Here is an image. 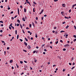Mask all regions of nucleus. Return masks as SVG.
<instances>
[{
  "label": "nucleus",
  "instance_id": "a18cd8bd",
  "mask_svg": "<svg viewBox=\"0 0 76 76\" xmlns=\"http://www.w3.org/2000/svg\"><path fill=\"white\" fill-rule=\"evenodd\" d=\"M12 13H13V11H12L10 13L11 14H12Z\"/></svg>",
  "mask_w": 76,
  "mask_h": 76
},
{
  "label": "nucleus",
  "instance_id": "4d7b16f0",
  "mask_svg": "<svg viewBox=\"0 0 76 76\" xmlns=\"http://www.w3.org/2000/svg\"><path fill=\"white\" fill-rule=\"evenodd\" d=\"M65 71V69H64L63 70V72H64Z\"/></svg>",
  "mask_w": 76,
  "mask_h": 76
},
{
  "label": "nucleus",
  "instance_id": "a211bd4d",
  "mask_svg": "<svg viewBox=\"0 0 76 76\" xmlns=\"http://www.w3.org/2000/svg\"><path fill=\"white\" fill-rule=\"evenodd\" d=\"M32 25L33 26H35V24H34V23H32Z\"/></svg>",
  "mask_w": 76,
  "mask_h": 76
},
{
  "label": "nucleus",
  "instance_id": "4c0bfd02",
  "mask_svg": "<svg viewBox=\"0 0 76 76\" xmlns=\"http://www.w3.org/2000/svg\"><path fill=\"white\" fill-rule=\"evenodd\" d=\"M17 26H19V24L18 23H17Z\"/></svg>",
  "mask_w": 76,
  "mask_h": 76
},
{
  "label": "nucleus",
  "instance_id": "0eeeda50",
  "mask_svg": "<svg viewBox=\"0 0 76 76\" xmlns=\"http://www.w3.org/2000/svg\"><path fill=\"white\" fill-rule=\"evenodd\" d=\"M17 22H18V23H20V20H17Z\"/></svg>",
  "mask_w": 76,
  "mask_h": 76
},
{
  "label": "nucleus",
  "instance_id": "37998d69",
  "mask_svg": "<svg viewBox=\"0 0 76 76\" xmlns=\"http://www.w3.org/2000/svg\"><path fill=\"white\" fill-rule=\"evenodd\" d=\"M35 52H36V50H34L33 52V53H35Z\"/></svg>",
  "mask_w": 76,
  "mask_h": 76
},
{
  "label": "nucleus",
  "instance_id": "bb28decb",
  "mask_svg": "<svg viewBox=\"0 0 76 76\" xmlns=\"http://www.w3.org/2000/svg\"><path fill=\"white\" fill-rule=\"evenodd\" d=\"M75 68V66H73L72 68H71L72 70H73V69Z\"/></svg>",
  "mask_w": 76,
  "mask_h": 76
},
{
  "label": "nucleus",
  "instance_id": "ea45409f",
  "mask_svg": "<svg viewBox=\"0 0 76 76\" xmlns=\"http://www.w3.org/2000/svg\"><path fill=\"white\" fill-rule=\"evenodd\" d=\"M22 31H23V33L24 34H25V32L24 31V30H22Z\"/></svg>",
  "mask_w": 76,
  "mask_h": 76
},
{
  "label": "nucleus",
  "instance_id": "13d9d810",
  "mask_svg": "<svg viewBox=\"0 0 76 76\" xmlns=\"http://www.w3.org/2000/svg\"><path fill=\"white\" fill-rule=\"evenodd\" d=\"M58 58H59L61 59V57H60L59 56H58Z\"/></svg>",
  "mask_w": 76,
  "mask_h": 76
},
{
  "label": "nucleus",
  "instance_id": "ddd939ff",
  "mask_svg": "<svg viewBox=\"0 0 76 76\" xmlns=\"http://www.w3.org/2000/svg\"><path fill=\"white\" fill-rule=\"evenodd\" d=\"M67 37H68V34L66 35L65 38H67Z\"/></svg>",
  "mask_w": 76,
  "mask_h": 76
},
{
  "label": "nucleus",
  "instance_id": "423d86ee",
  "mask_svg": "<svg viewBox=\"0 0 76 76\" xmlns=\"http://www.w3.org/2000/svg\"><path fill=\"white\" fill-rule=\"evenodd\" d=\"M62 6L63 7H66V5H65V4H63Z\"/></svg>",
  "mask_w": 76,
  "mask_h": 76
},
{
  "label": "nucleus",
  "instance_id": "b1692460",
  "mask_svg": "<svg viewBox=\"0 0 76 76\" xmlns=\"http://www.w3.org/2000/svg\"><path fill=\"white\" fill-rule=\"evenodd\" d=\"M20 26L21 27V28L22 29V25H21V24H20Z\"/></svg>",
  "mask_w": 76,
  "mask_h": 76
},
{
  "label": "nucleus",
  "instance_id": "de8ad7c7",
  "mask_svg": "<svg viewBox=\"0 0 76 76\" xmlns=\"http://www.w3.org/2000/svg\"><path fill=\"white\" fill-rule=\"evenodd\" d=\"M66 49L64 48V49L63 50V51H66Z\"/></svg>",
  "mask_w": 76,
  "mask_h": 76
},
{
  "label": "nucleus",
  "instance_id": "a878e982",
  "mask_svg": "<svg viewBox=\"0 0 76 76\" xmlns=\"http://www.w3.org/2000/svg\"><path fill=\"white\" fill-rule=\"evenodd\" d=\"M33 3H34V4H37L36 3H35V1H33Z\"/></svg>",
  "mask_w": 76,
  "mask_h": 76
},
{
  "label": "nucleus",
  "instance_id": "7ed1b4c3",
  "mask_svg": "<svg viewBox=\"0 0 76 76\" xmlns=\"http://www.w3.org/2000/svg\"><path fill=\"white\" fill-rule=\"evenodd\" d=\"M18 14L19 15V8H18Z\"/></svg>",
  "mask_w": 76,
  "mask_h": 76
},
{
  "label": "nucleus",
  "instance_id": "0e129e2a",
  "mask_svg": "<svg viewBox=\"0 0 76 76\" xmlns=\"http://www.w3.org/2000/svg\"><path fill=\"white\" fill-rule=\"evenodd\" d=\"M64 13V12H61V15H63V13Z\"/></svg>",
  "mask_w": 76,
  "mask_h": 76
},
{
  "label": "nucleus",
  "instance_id": "338daca9",
  "mask_svg": "<svg viewBox=\"0 0 76 76\" xmlns=\"http://www.w3.org/2000/svg\"><path fill=\"white\" fill-rule=\"evenodd\" d=\"M1 8H3V7L2 6H1Z\"/></svg>",
  "mask_w": 76,
  "mask_h": 76
},
{
  "label": "nucleus",
  "instance_id": "7c9ffc66",
  "mask_svg": "<svg viewBox=\"0 0 76 76\" xmlns=\"http://www.w3.org/2000/svg\"><path fill=\"white\" fill-rule=\"evenodd\" d=\"M35 37H36V38H37L38 37V36H37V34H36Z\"/></svg>",
  "mask_w": 76,
  "mask_h": 76
},
{
  "label": "nucleus",
  "instance_id": "72a5a7b5",
  "mask_svg": "<svg viewBox=\"0 0 76 76\" xmlns=\"http://www.w3.org/2000/svg\"><path fill=\"white\" fill-rule=\"evenodd\" d=\"M73 37H74V38H76V35H74L73 36Z\"/></svg>",
  "mask_w": 76,
  "mask_h": 76
},
{
  "label": "nucleus",
  "instance_id": "412c9836",
  "mask_svg": "<svg viewBox=\"0 0 76 76\" xmlns=\"http://www.w3.org/2000/svg\"><path fill=\"white\" fill-rule=\"evenodd\" d=\"M16 65L17 67V68H19V66H18V64H16Z\"/></svg>",
  "mask_w": 76,
  "mask_h": 76
},
{
  "label": "nucleus",
  "instance_id": "39448f33",
  "mask_svg": "<svg viewBox=\"0 0 76 76\" xmlns=\"http://www.w3.org/2000/svg\"><path fill=\"white\" fill-rule=\"evenodd\" d=\"M34 62H35V63L37 61V60H36V59L35 58H34Z\"/></svg>",
  "mask_w": 76,
  "mask_h": 76
},
{
  "label": "nucleus",
  "instance_id": "c85d7f7f",
  "mask_svg": "<svg viewBox=\"0 0 76 76\" xmlns=\"http://www.w3.org/2000/svg\"><path fill=\"white\" fill-rule=\"evenodd\" d=\"M26 68H25V70H27V69H28V66H26Z\"/></svg>",
  "mask_w": 76,
  "mask_h": 76
},
{
  "label": "nucleus",
  "instance_id": "c9c22d12",
  "mask_svg": "<svg viewBox=\"0 0 76 76\" xmlns=\"http://www.w3.org/2000/svg\"><path fill=\"white\" fill-rule=\"evenodd\" d=\"M7 50H9V49H10V48H9V47H8L7 48Z\"/></svg>",
  "mask_w": 76,
  "mask_h": 76
},
{
  "label": "nucleus",
  "instance_id": "c03bdc74",
  "mask_svg": "<svg viewBox=\"0 0 76 76\" xmlns=\"http://www.w3.org/2000/svg\"><path fill=\"white\" fill-rule=\"evenodd\" d=\"M9 28L10 29H12V28H11V27L10 26Z\"/></svg>",
  "mask_w": 76,
  "mask_h": 76
},
{
  "label": "nucleus",
  "instance_id": "09e8293b",
  "mask_svg": "<svg viewBox=\"0 0 76 76\" xmlns=\"http://www.w3.org/2000/svg\"><path fill=\"white\" fill-rule=\"evenodd\" d=\"M31 26H32L31 24H29V26L30 28H31Z\"/></svg>",
  "mask_w": 76,
  "mask_h": 76
},
{
  "label": "nucleus",
  "instance_id": "f8f14e48",
  "mask_svg": "<svg viewBox=\"0 0 76 76\" xmlns=\"http://www.w3.org/2000/svg\"><path fill=\"white\" fill-rule=\"evenodd\" d=\"M69 26H67L66 27V29H67L68 28H69Z\"/></svg>",
  "mask_w": 76,
  "mask_h": 76
},
{
  "label": "nucleus",
  "instance_id": "473e14b6",
  "mask_svg": "<svg viewBox=\"0 0 76 76\" xmlns=\"http://www.w3.org/2000/svg\"><path fill=\"white\" fill-rule=\"evenodd\" d=\"M1 41L3 43H4L5 42L3 41Z\"/></svg>",
  "mask_w": 76,
  "mask_h": 76
},
{
  "label": "nucleus",
  "instance_id": "680f3d73",
  "mask_svg": "<svg viewBox=\"0 0 76 76\" xmlns=\"http://www.w3.org/2000/svg\"><path fill=\"white\" fill-rule=\"evenodd\" d=\"M0 32H3V30H1L0 31Z\"/></svg>",
  "mask_w": 76,
  "mask_h": 76
},
{
  "label": "nucleus",
  "instance_id": "aec40b11",
  "mask_svg": "<svg viewBox=\"0 0 76 76\" xmlns=\"http://www.w3.org/2000/svg\"><path fill=\"white\" fill-rule=\"evenodd\" d=\"M58 41H57L55 42V44H58Z\"/></svg>",
  "mask_w": 76,
  "mask_h": 76
},
{
  "label": "nucleus",
  "instance_id": "052dcab7",
  "mask_svg": "<svg viewBox=\"0 0 76 76\" xmlns=\"http://www.w3.org/2000/svg\"><path fill=\"white\" fill-rule=\"evenodd\" d=\"M24 62L25 63H27V61H24Z\"/></svg>",
  "mask_w": 76,
  "mask_h": 76
},
{
  "label": "nucleus",
  "instance_id": "20e7f679",
  "mask_svg": "<svg viewBox=\"0 0 76 76\" xmlns=\"http://www.w3.org/2000/svg\"><path fill=\"white\" fill-rule=\"evenodd\" d=\"M69 46V44H66L64 45V47H68Z\"/></svg>",
  "mask_w": 76,
  "mask_h": 76
},
{
  "label": "nucleus",
  "instance_id": "5701e85b",
  "mask_svg": "<svg viewBox=\"0 0 76 76\" xmlns=\"http://www.w3.org/2000/svg\"><path fill=\"white\" fill-rule=\"evenodd\" d=\"M12 23H11V24H10V26H11V27L12 26Z\"/></svg>",
  "mask_w": 76,
  "mask_h": 76
},
{
  "label": "nucleus",
  "instance_id": "dca6fc26",
  "mask_svg": "<svg viewBox=\"0 0 76 76\" xmlns=\"http://www.w3.org/2000/svg\"><path fill=\"white\" fill-rule=\"evenodd\" d=\"M25 39L26 41H28V39H27L26 37L25 38Z\"/></svg>",
  "mask_w": 76,
  "mask_h": 76
},
{
  "label": "nucleus",
  "instance_id": "bf43d9fd",
  "mask_svg": "<svg viewBox=\"0 0 76 76\" xmlns=\"http://www.w3.org/2000/svg\"><path fill=\"white\" fill-rule=\"evenodd\" d=\"M28 33H31V32L30 31H28Z\"/></svg>",
  "mask_w": 76,
  "mask_h": 76
},
{
  "label": "nucleus",
  "instance_id": "9b49d317",
  "mask_svg": "<svg viewBox=\"0 0 76 76\" xmlns=\"http://www.w3.org/2000/svg\"><path fill=\"white\" fill-rule=\"evenodd\" d=\"M24 12H26V9L25 8H24Z\"/></svg>",
  "mask_w": 76,
  "mask_h": 76
},
{
  "label": "nucleus",
  "instance_id": "cd10ccee",
  "mask_svg": "<svg viewBox=\"0 0 76 76\" xmlns=\"http://www.w3.org/2000/svg\"><path fill=\"white\" fill-rule=\"evenodd\" d=\"M23 51H24L25 52H27V51L26 50H23Z\"/></svg>",
  "mask_w": 76,
  "mask_h": 76
},
{
  "label": "nucleus",
  "instance_id": "6e6d98bb",
  "mask_svg": "<svg viewBox=\"0 0 76 76\" xmlns=\"http://www.w3.org/2000/svg\"><path fill=\"white\" fill-rule=\"evenodd\" d=\"M44 51H47V50L46 49H44Z\"/></svg>",
  "mask_w": 76,
  "mask_h": 76
},
{
  "label": "nucleus",
  "instance_id": "9d476101",
  "mask_svg": "<svg viewBox=\"0 0 76 76\" xmlns=\"http://www.w3.org/2000/svg\"><path fill=\"white\" fill-rule=\"evenodd\" d=\"M64 18H66V19H69V17H67L66 16H65L64 17Z\"/></svg>",
  "mask_w": 76,
  "mask_h": 76
},
{
  "label": "nucleus",
  "instance_id": "864d4df0",
  "mask_svg": "<svg viewBox=\"0 0 76 76\" xmlns=\"http://www.w3.org/2000/svg\"><path fill=\"white\" fill-rule=\"evenodd\" d=\"M6 51H4V55H6Z\"/></svg>",
  "mask_w": 76,
  "mask_h": 76
},
{
  "label": "nucleus",
  "instance_id": "393cba45",
  "mask_svg": "<svg viewBox=\"0 0 76 76\" xmlns=\"http://www.w3.org/2000/svg\"><path fill=\"white\" fill-rule=\"evenodd\" d=\"M33 12H35V8H34L33 9Z\"/></svg>",
  "mask_w": 76,
  "mask_h": 76
},
{
  "label": "nucleus",
  "instance_id": "e433bc0d",
  "mask_svg": "<svg viewBox=\"0 0 76 76\" xmlns=\"http://www.w3.org/2000/svg\"><path fill=\"white\" fill-rule=\"evenodd\" d=\"M56 28H57V27H56V26H55V27L54 28V29H56Z\"/></svg>",
  "mask_w": 76,
  "mask_h": 76
},
{
  "label": "nucleus",
  "instance_id": "4468645a",
  "mask_svg": "<svg viewBox=\"0 0 76 76\" xmlns=\"http://www.w3.org/2000/svg\"><path fill=\"white\" fill-rule=\"evenodd\" d=\"M65 31H60V32L61 33H62V32H65Z\"/></svg>",
  "mask_w": 76,
  "mask_h": 76
},
{
  "label": "nucleus",
  "instance_id": "774afa93",
  "mask_svg": "<svg viewBox=\"0 0 76 76\" xmlns=\"http://www.w3.org/2000/svg\"><path fill=\"white\" fill-rule=\"evenodd\" d=\"M31 40H33V38L32 37H31Z\"/></svg>",
  "mask_w": 76,
  "mask_h": 76
},
{
  "label": "nucleus",
  "instance_id": "2f4dec72",
  "mask_svg": "<svg viewBox=\"0 0 76 76\" xmlns=\"http://www.w3.org/2000/svg\"><path fill=\"white\" fill-rule=\"evenodd\" d=\"M0 23H3V22L2 21H0Z\"/></svg>",
  "mask_w": 76,
  "mask_h": 76
},
{
  "label": "nucleus",
  "instance_id": "a19ab883",
  "mask_svg": "<svg viewBox=\"0 0 76 76\" xmlns=\"http://www.w3.org/2000/svg\"><path fill=\"white\" fill-rule=\"evenodd\" d=\"M74 28H75V29H76V26H74Z\"/></svg>",
  "mask_w": 76,
  "mask_h": 76
},
{
  "label": "nucleus",
  "instance_id": "79ce46f5",
  "mask_svg": "<svg viewBox=\"0 0 76 76\" xmlns=\"http://www.w3.org/2000/svg\"><path fill=\"white\" fill-rule=\"evenodd\" d=\"M36 20H38V17H36Z\"/></svg>",
  "mask_w": 76,
  "mask_h": 76
},
{
  "label": "nucleus",
  "instance_id": "e2e57ef3",
  "mask_svg": "<svg viewBox=\"0 0 76 76\" xmlns=\"http://www.w3.org/2000/svg\"><path fill=\"white\" fill-rule=\"evenodd\" d=\"M44 19V17H42V20H43Z\"/></svg>",
  "mask_w": 76,
  "mask_h": 76
},
{
  "label": "nucleus",
  "instance_id": "f257e3e1",
  "mask_svg": "<svg viewBox=\"0 0 76 76\" xmlns=\"http://www.w3.org/2000/svg\"><path fill=\"white\" fill-rule=\"evenodd\" d=\"M27 48L30 50V49H31V46H30V45L28 46L27 47Z\"/></svg>",
  "mask_w": 76,
  "mask_h": 76
},
{
  "label": "nucleus",
  "instance_id": "8fccbe9b",
  "mask_svg": "<svg viewBox=\"0 0 76 76\" xmlns=\"http://www.w3.org/2000/svg\"><path fill=\"white\" fill-rule=\"evenodd\" d=\"M60 42H62V43H63V41H62V40H61L60 41Z\"/></svg>",
  "mask_w": 76,
  "mask_h": 76
},
{
  "label": "nucleus",
  "instance_id": "1a4fd4ad",
  "mask_svg": "<svg viewBox=\"0 0 76 76\" xmlns=\"http://www.w3.org/2000/svg\"><path fill=\"white\" fill-rule=\"evenodd\" d=\"M22 20H23V21L24 22H25V18H23Z\"/></svg>",
  "mask_w": 76,
  "mask_h": 76
},
{
  "label": "nucleus",
  "instance_id": "4be33fe9",
  "mask_svg": "<svg viewBox=\"0 0 76 76\" xmlns=\"http://www.w3.org/2000/svg\"><path fill=\"white\" fill-rule=\"evenodd\" d=\"M20 63L21 64H23V62L22 61H20Z\"/></svg>",
  "mask_w": 76,
  "mask_h": 76
},
{
  "label": "nucleus",
  "instance_id": "2eb2a0df",
  "mask_svg": "<svg viewBox=\"0 0 76 76\" xmlns=\"http://www.w3.org/2000/svg\"><path fill=\"white\" fill-rule=\"evenodd\" d=\"M19 38V35L18 34L17 36V39H18Z\"/></svg>",
  "mask_w": 76,
  "mask_h": 76
},
{
  "label": "nucleus",
  "instance_id": "603ef678",
  "mask_svg": "<svg viewBox=\"0 0 76 76\" xmlns=\"http://www.w3.org/2000/svg\"><path fill=\"white\" fill-rule=\"evenodd\" d=\"M57 1H58V0H54V1L55 2Z\"/></svg>",
  "mask_w": 76,
  "mask_h": 76
},
{
  "label": "nucleus",
  "instance_id": "f704fd0d",
  "mask_svg": "<svg viewBox=\"0 0 76 76\" xmlns=\"http://www.w3.org/2000/svg\"><path fill=\"white\" fill-rule=\"evenodd\" d=\"M43 12H44V10H42L41 11V13H42Z\"/></svg>",
  "mask_w": 76,
  "mask_h": 76
},
{
  "label": "nucleus",
  "instance_id": "58836bf2",
  "mask_svg": "<svg viewBox=\"0 0 76 76\" xmlns=\"http://www.w3.org/2000/svg\"><path fill=\"white\" fill-rule=\"evenodd\" d=\"M70 12H71V9H70V10H69V13H70Z\"/></svg>",
  "mask_w": 76,
  "mask_h": 76
},
{
  "label": "nucleus",
  "instance_id": "5fc2aeb1",
  "mask_svg": "<svg viewBox=\"0 0 76 76\" xmlns=\"http://www.w3.org/2000/svg\"><path fill=\"white\" fill-rule=\"evenodd\" d=\"M69 65H70V66H71V65H72V64L71 63H69Z\"/></svg>",
  "mask_w": 76,
  "mask_h": 76
},
{
  "label": "nucleus",
  "instance_id": "f3484780",
  "mask_svg": "<svg viewBox=\"0 0 76 76\" xmlns=\"http://www.w3.org/2000/svg\"><path fill=\"white\" fill-rule=\"evenodd\" d=\"M20 40L21 42H22V41H23V40H22V39H20Z\"/></svg>",
  "mask_w": 76,
  "mask_h": 76
},
{
  "label": "nucleus",
  "instance_id": "6ab92c4d",
  "mask_svg": "<svg viewBox=\"0 0 76 76\" xmlns=\"http://www.w3.org/2000/svg\"><path fill=\"white\" fill-rule=\"evenodd\" d=\"M58 33V32H57V31H56L55 32V34H57Z\"/></svg>",
  "mask_w": 76,
  "mask_h": 76
},
{
  "label": "nucleus",
  "instance_id": "49530a36",
  "mask_svg": "<svg viewBox=\"0 0 76 76\" xmlns=\"http://www.w3.org/2000/svg\"><path fill=\"white\" fill-rule=\"evenodd\" d=\"M76 41V39H75L74 40V42H75V41Z\"/></svg>",
  "mask_w": 76,
  "mask_h": 76
},
{
  "label": "nucleus",
  "instance_id": "f03ea898",
  "mask_svg": "<svg viewBox=\"0 0 76 76\" xmlns=\"http://www.w3.org/2000/svg\"><path fill=\"white\" fill-rule=\"evenodd\" d=\"M24 45H26V46H27V45H28V44H27V43H26V42H24Z\"/></svg>",
  "mask_w": 76,
  "mask_h": 76
},
{
  "label": "nucleus",
  "instance_id": "c756f323",
  "mask_svg": "<svg viewBox=\"0 0 76 76\" xmlns=\"http://www.w3.org/2000/svg\"><path fill=\"white\" fill-rule=\"evenodd\" d=\"M11 28H12V29H15V28L14 27H13V26H11Z\"/></svg>",
  "mask_w": 76,
  "mask_h": 76
},
{
  "label": "nucleus",
  "instance_id": "6e6552de",
  "mask_svg": "<svg viewBox=\"0 0 76 76\" xmlns=\"http://www.w3.org/2000/svg\"><path fill=\"white\" fill-rule=\"evenodd\" d=\"M12 62H13V60H11V61H10V63H12Z\"/></svg>",
  "mask_w": 76,
  "mask_h": 76
},
{
  "label": "nucleus",
  "instance_id": "69168bd1",
  "mask_svg": "<svg viewBox=\"0 0 76 76\" xmlns=\"http://www.w3.org/2000/svg\"><path fill=\"white\" fill-rule=\"evenodd\" d=\"M66 22H63L62 23V24H64V23H65Z\"/></svg>",
  "mask_w": 76,
  "mask_h": 76
},
{
  "label": "nucleus",
  "instance_id": "3c124183",
  "mask_svg": "<svg viewBox=\"0 0 76 76\" xmlns=\"http://www.w3.org/2000/svg\"><path fill=\"white\" fill-rule=\"evenodd\" d=\"M56 66V65H53V67H55Z\"/></svg>",
  "mask_w": 76,
  "mask_h": 76
}]
</instances>
